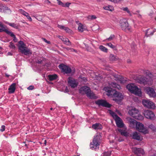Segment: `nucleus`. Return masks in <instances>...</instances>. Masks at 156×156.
I'll use <instances>...</instances> for the list:
<instances>
[{"label":"nucleus","mask_w":156,"mask_h":156,"mask_svg":"<svg viewBox=\"0 0 156 156\" xmlns=\"http://www.w3.org/2000/svg\"><path fill=\"white\" fill-rule=\"evenodd\" d=\"M121 9L126 12L130 16H132V14L127 7H122Z\"/></svg>","instance_id":"36"},{"label":"nucleus","mask_w":156,"mask_h":156,"mask_svg":"<svg viewBox=\"0 0 156 156\" xmlns=\"http://www.w3.org/2000/svg\"><path fill=\"white\" fill-rule=\"evenodd\" d=\"M103 8L105 10L112 12L114 11V7L110 5L104 6Z\"/></svg>","instance_id":"27"},{"label":"nucleus","mask_w":156,"mask_h":156,"mask_svg":"<svg viewBox=\"0 0 156 156\" xmlns=\"http://www.w3.org/2000/svg\"><path fill=\"white\" fill-rule=\"evenodd\" d=\"M95 103L96 105H98V106H102L104 107L110 108L111 105L105 100H98L95 101Z\"/></svg>","instance_id":"10"},{"label":"nucleus","mask_w":156,"mask_h":156,"mask_svg":"<svg viewBox=\"0 0 156 156\" xmlns=\"http://www.w3.org/2000/svg\"><path fill=\"white\" fill-rule=\"evenodd\" d=\"M82 81H83L84 82H86L87 81V79L85 77H83L81 78Z\"/></svg>","instance_id":"56"},{"label":"nucleus","mask_w":156,"mask_h":156,"mask_svg":"<svg viewBox=\"0 0 156 156\" xmlns=\"http://www.w3.org/2000/svg\"><path fill=\"white\" fill-rule=\"evenodd\" d=\"M133 118L136 119L140 120H142L144 119L143 116L141 115L138 114V113H137V115L134 116Z\"/></svg>","instance_id":"32"},{"label":"nucleus","mask_w":156,"mask_h":156,"mask_svg":"<svg viewBox=\"0 0 156 156\" xmlns=\"http://www.w3.org/2000/svg\"><path fill=\"white\" fill-rule=\"evenodd\" d=\"M126 88L132 93L139 96H142V92L141 90L139 89L134 84L130 83L128 84L126 87Z\"/></svg>","instance_id":"4"},{"label":"nucleus","mask_w":156,"mask_h":156,"mask_svg":"<svg viewBox=\"0 0 156 156\" xmlns=\"http://www.w3.org/2000/svg\"><path fill=\"white\" fill-rule=\"evenodd\" d=\"M133 151L134 153L138 156L143 155L144 154V150L141 148L133 147Z\"/></svg>","instance_id":"16"},{"label":"nucleus","mask_w":156,"mask_h":156,"mask_svg":"<svg viewBox=\"0 0 156 156\" xmlns=\"http://www.w3.org/2000/svg\"><path fill=\"white\" fill-rule=\"evenodd\" d=\"M109 113L115 120L117 126L120 128L123 127L124 126L122 120L113 111L111 110H109Z\"/></svg>","instance_id":"5"},{"label":"nucleus","mask_w":156,"mask_h":156,"mask_svg":"<svg viewBox=\"0 0 156 156\" xmlns=\"http://www.w3.org/2000/svg\"><path fill=\"white\" fill-rule=\"evenodd\" d=\"M133 138L138 140H142V138L140 136L139 133L136 132H134L133 134Z\"/></svg>","instance_id":"20"},{"label":"nucleus","mask_w":156,"mask_h":156,"mask_svg":"<svg viewBox=\"0 0 156 156\" xmlns=\"http://www.w3.org/2000/svg\"><path fill=\"white\" fill-rule=\"evenodd\" d=\"M47 143V141L46 140H45L44 141V144L46 145Z\"/></svg>","instance_id":"59"},{"label":"nucleus","mask_w":156,"mask_h":156,"mask_svg":"<svg viewBox=\"0 0 156 156\" xmlns=\"http://www.w3.org/2000/svg\"><path fill=\"white\" fill-rule=\"evenodd\" d=\"M148 127L151 129L152 131L156 132V127H155L152 124H151Z\"/></svg>","instance_id":"38"},{"label":"nucleus","mask_w":156,"mask_h":156,"mask_svg":"<svg viewBox=\"0 0 156 156\" xmlns=\"http://www.w3.org/2000/svg\"><path fill=\"white\" fill-rule=\"evenodd\" d=\"M156 31V29H153L152 28L148 29L146 31L145 36L147 37H148L152 36L153 34Z\"/></svg>","instance_id":"19"},{"label":"nucleus","mask_w":156,"mask_h":156,"mask_svg":"<svg viewBox=\"0 0 156 156\" xmlns=\"http://www.w3.org/2000/svg\"><path fill=\"white\" fill-rule=\"evenodd\" d=\"M16 83H13L10 86L8 89L9 93H13L15 92L16 89Z\"/></svg>","instance_id":"21"},{"label":"nucleus","mask_w":156,"mask_h":156,"mask_svg":"<svg viewBox=\"0 0 156 156\" xmlns=\"http://www.w3.org/2000/svg\"><path fill=\"white\" fill-rule=\"evenodd\" d=\"M66 49L68 50V51H69V50H70V49H71V48H66Z\"/></svg>","instance_id":"60"},{"label":"nucleus","mask_w":156,"mask_h":156,"mask_svg":"<svg viewBox=\"0 0 156 156\" xmlns=\"http://www.w3.org/2000/svg\"><path fill=\"white\" fill-rule=\"evenodd\" d=\"M126 119L130 126L134 127L135 126H136V123L137 122L136 120L129 117H127Z\"/></svg>","instance_id":"18"},{"label":"nucleus","mask_w":156,"mask_h":156,"mask_svg":"<svg viewBox=\"0 0 156 156\" xmlns=\"http://www.w3.org/2000/svg\"><path fill=\"white\" fill-rule=\"evenodd\" d=\"M6 23L8 24L9 26L12 27L16 29H17L18 28V25L14 23H9L8 22H7Z\"/></svg>","instance_id":"35"},{"label":"nucleus","mask_w":156,"mask_h":156,"mask_svg":"<svg viewBox=\"0 0 156 156\" xmlns=\"http://www.w3.org/2000/svg\"><path fill=\"white\" fill-rule=\"evenodd\" d=\"M92 127L95 129H99L102 128V125L99 123H96L92 125Z\"/></svg>","instance_id":"25"},{"label":"nucleus","mask_w":156,"mask_h":156,"mask_svg":"<svg viewBox=\"0 0 156 156\" xmlns=\"http://www.w3.org/2000/svg\"><path fill=\"white\" fill-rule=\"evenodd\" d=\"M64 30L68 33H71L72 30L68 27H65Z\"/></svg>","instance_id":"46"},{"label":"nucleus","mask_w":156,"mask_h":156,"mask_svg":"<svg viewBox=\"0 0 156 156\" xmlns=\"http://www.w3.org/2000/svg\"><path fill=\"white\" fill-rule=\"evenodd\" d=\"M21 52L26 55H27L32 53L30 52V50L27 48H26L21 51Z\"/></svg>","instance_id":"26"},{"label":"nucleus","mask_w":156,"mask_h":156,"mask_svg":"<svg viewBox=\"0 0 156 156\" xmlns=\"http://www.w3.org/2000/svg\"><path fill=\"white\" fill-rule=\"evenodd\" d=\"M142 103L144 106L147 108L154 109L155 108L154 104L149 100H143Z\"/></svg>","instance_id":"9"},{"label":"nucleus","mask_w":156,"mask_h":156,"mask_svg":"<svg viewBox=\"0 0 156 156\" xmlns=\"http://www.w3.org/2000/svg\"><path fill=\"white\" fill-rule=\"evenodd\" d=\"M58 1V5H61L62 6H64V4L61 1L59 0H56Z\"/></svg>","instance_id":"47"},{"label":"nucleus","mask_w":156,"mask_h":156,"mask_svg":"<svg viewBox=\"0 0 156 156\" xmlns=\"http://www.w3.org/2000/svg\"><path fill=\"white\" fill-rule=\"evenodd\" d=\"M80 93L82 94H86L88 97L90 99H96L98 98L92 92L89 87L87 86L81 87L79 90Z\"/></svg>","instance_id":"3"},{"label":"nucleus","mask_w":156,"mask_h":156,"mask_svg":"<svg viewBox=\"0 0 156 156\" xmlns=\"http://www.w3.org/2000/svg\"><path fill=\"white\" fill-rule=\"evenodd\" d=\"M111 154V151L105 152L102 154L103 156H110Z\"/></svg>","instance_id":"42"},{"label":"nucleus","mask_w":156,"mask_h":156,"mask_svg":"<svg viewBox=\"0 0 156 156\" xmlns=\"http://www.w3.org/2000/svg\"><path fill=\"white\" fill-rule=\"evenodd\" d=\"M100 143V136H94L92 142L90 143V148L93 150H98Z\"/></svg>","instance_id":"7"},{"label":"nucleus","mask_w":156,"mask_h":156,"mask_svg":"<svg viewBox=\"0 0 156 156\" xmlns=\"http://www.w3.org/2000/svg\"><path fill=\"white\" fill-rule=\"evenodd\" d=\"M27 18L30 21H32V19L30 16H29V14L26 16Z\"/></svg>","instance_id":"53"},{"label":"nucleus","mask_w":156,"mask_h":156,"mask_svg":"<svg viewBox=\"0 0 156 156\" xmlns=\"http://www.w3.org/2000/svg\"><path fill=\"white\" fill-rule=\"evenodd\" d=\"M8 55H12V54L10 52H9L8 53Z\"/></svg>","instance_id":"58"},{"label":"nucleus","mask_w":156,"mask_h":156,"mask_svg":"<svg viewBox=\"0 0 156 156\" xmlns=\"http://www.w3.org/2000/svg\"><path fill=\"white\" fill-rule=\"evenodd\" d=\"M76 23L78 25L79 24V23H79V21H76Z\"/></svg>","instance_id":"62"},{"label":"nucleus","mask_w":156,"mask_h":156,"mask_svg":"<svg viewBox=\"0 0 156 156\" xmlns=\"http://www.w3.org/2000/svg\"><path fill=\"white\" fill-rule=\"evenodd\" d=\"M103 89L107 92L106 94L108 96L111 97L112 96L113 97V100L117 103L122 100L123 98V96L122 94L116 91L112 95V88L108 87H104Z\"/></svg>","instance_id":"2"},{"label":"nucleus","mask_w":156,"mask_h":156,"mask_svg":"<svg viewBox=\"0 0 156 156\" xmlns=\"http://www.w3.org/2000/svg\"><path fill=\"white\" fill-rule=\"evenodd\" d=\"M48 77L50 81H52L56 79L58 77V76L55 74L50 75H48Z\"/></svg>","instance_id":"28"},{"label":"nucleus","mask_w":156,"mask_h":156,"mask_svg":"<svg viewBox=\"0 0 156 156\" xmlns=\"http://www.w3.org/2000/svg\"><path fill=\"white\" fill-rule=\"evenodd\" d=\"M34 88V87L33 86H30L28 87L27 89L29 90H32Z\"/></svg>","instance_id":"52"},{"label":"nucleus","mask_w":156,"mask_h":156,"mask_svg":"<svg viewBox=\"0 0 156 156\" xmlns=\"http://www.w3.org/2000/svg\"><path fill=\"white\" fill-rule=\"evenodd\" d=\"M103 0H97V1H98L99 2H102L103 1Z\"/></svg>","instance_id":"64"},{"label":"nucleus","mask_w":156,"mask_h":156,"mask_svg":"<svg viewBox=\"0 0 156 156\" xmlns=\"http://www.w3.org/2000/svg\"><path fill=\"white\" fill-rule=\"evenodd\" d=\"M68 83V84L72 88H75L76 87L78 83L76 80L73 78L71 77H69Z\"/></svg>","instance_id":"12"},{"label":"nucleus","mask_w":156,"mask_h":156,"mask_svg":"<svg viewBox=\"0 0 156 156\" xmlns=\"http://www.w3.org/2000/svg\"><path fill=\"white\" fill-rule=\"evenodd\" d=\"M0 12L10 14L11 11L10 9L7 7L3 6L2 4H0Z\"/></svg>","instance_id":"15"},{"label":"nucleus","mask_w":156,"mask_h":156,"mask_svg":"<svg viewBox=\"0 0 156 156\" xmlns=\"http://www.w3.org/2000/svg\"><path fill=\"white\" fill-rule=\"evenodd\" d=\"M118 131L120 133L121 135L122 136H128L129 133L125 130L119 129Z\"/></svg>","instance_id":"30"},{"label":"nucleus","mask_w":156,"mask_h":156,"mask_svg":"<svg viewBox=\"0 0 156 156\" xmlns=\"http://www.w3.org/2000/svg\"><path fill=\"white\" fill-rule=\"evenodd\" d=\"M5 75L7 77H9V75H8L7 74H5Z\"/></svg>","instance_id":"61"},{"label":"nucleus","mask_w":156,"mask_h":156,"mask_svg":"<svg viewBox=\"0 0 156 156\" xmlns=\"http://www.w3.org/2000/svg\"><path fill=\"white\" fill-rule=\"evenodd\" d=\"M42 62V60L41 59H37V63L38 64H41Z\"/></svg>","instance_id":"55"},{"label":"nucleus","mask_w":156,"mask_h":156,"mask_svg":"<svg viewBox=\"0 0 156 156\" xmlns=\"http://www.w3.org/2000/svg\"><path fill=\"white\" fill-rule=\"evenodd\" d=\"M145 90L150 97L154 98L156 97V94L154 89L147 87L145 88Z\"/></svg>","instance_id":"14"},{"label":"nucleus","mask_w":156,"mask_h":156,"mask_svg":"<svg viewBox=\"0 0 156 156\" xmlns=\"http://www.w3.org/2000/svg\"><path fill=\"white\" fill-rule=\"evenodd\" d=\"M99 48L101 51L103 52L106 53L108 52V49L102 45H100L99 46Z\"/></svg>","instance_id":"34"},{"label":"nucleus","mask_w":156,"mask_h":156,"mask_svg":"<svg viewBox=\"0 0 156 156\" xmlns=\"http://www.w3.org/2000/svg\"><path fill=\"white\" fill-rule=\"evenodd\" d=\"M88 18L91 20H93L96 19V17L95 15L90 16H88Z\"/></svg>","instance_id":"48"},{"label":"nucleus","mask_w":156,"mask_h":156,"mask_svg":"<svg viewBox=\"0 0 156 156\" xmlns=\"http://www.w3.org/2000/svg\"><path fill=\"white\" fill-rule=\"evenodd\" d=\"M137 113H139V111L135 107H132L129 108L128 111L129 114L133 117Z\"/></svg>","instance_id":"17"},{"label":"nucleus","mask_w":156,"mask_h":156,"mask_svg":"<svg viewBox=\"0 0 156 156\" xmlns=\"http://www.w3.org/2000/svg\"><path fill=\"white\" fill-rule=\"evenodd\" d=\"M110 85L111 87H112L115 89L120 90L121 89V87L120 85L114 82L111 83L110 84Z\"/></svg>","instance_id":"24"},{"label":"nucleus","mask_w":156,"mask_h":156,"mask_svg":"<svg viewBox=\"0 0 156 156\" xmlns=\"http://www.w3.org/2000/svg\"><path fill=\"white\" fill-rule=\"evenodd\" d=\"M125 79V78L121 76L119 81H120V83H124L126 81V80Z\"/></svg>","instance_id":"41"},{"label":"nucleus","mask_w":156,"mask_h":156,"mask_svg":"<svg viewBox=\"0 0 156 156\" xmlns=\"http://www.w3.org/2000/svg\"><path fill=\"white\" fill-rule=\"evenodd\" d=\"M19 46L18 48L19 50L20 51L24 48H26V44L24 43V42L21 41H20L18 42Z\"/></svg>","instance_id":"22"},{"label":"nucleus","mask_w":156,"mask_h":156,"mask_svg":"<svg viewBox=\"0 0 156 156\" xmlns=\"http://www.w3.org/2000/svg\"><path fill=\"white\" fill-rule=\"evenodd\" d=\"M6 33L13 38V40L15 42H17V39L15 35L12 32L8 30L7 31Z\"/></svg>","instance_id":"23"},{"label":"nucleus","mask_w":156,"mask_h":156,"mask_svg":"<svg viewBox=\"0 0 156 156\" xmlns=\"http://www.w3.org/2000/svg\"><path fill=\"white\" fill-rule=\"evenodd\" d=\"M63 37H62V38H61V39L62 40V41H63L64 42V41L65 40V39H63Z\"/></svg>","instance_id":"63"},{"label":"nucleus","mask_w":156,"mask_h":156,"mask_svg":"<svg viewBox=\"0 0 156 156\" xmlns=\"http://www.w3.org/2000/svg\"><path fill=\"white\" fill-rule=\"evenodd\" d=\"M58 27L59 28L61 29H63L64 30L65 28V27L63 25H61L59 24L58 25Z\"/></svg>","instance_id":"49"},{"label":"nucleus","mask_w":156,"mask_h":156,"mask_svg":"<svg viewBox=\"0 0 156 156\" xmlns=\"http://www.w3.org/2000/svg\"><path fill=\"white\" fill-rule=\"evenodd\" d=\"M140 73L143 74L145 75L148 77H141L137 80V82L140 84L144 85L151 86L152 84L153 80L152 78V73L147 70H142Z\"/></svg>","instance_id":"1"},{"label":"nucleus","mask_w":156,"mask_h":156,"mask_svg":"<svg viewBox=\"0 0 156 156\" xmlns=\"http://www.w3.org/2000/svg\"><path fill=\"white\" fill-rule=\"evenodd\" d=\"M120 27L122 30L126 32L132 31V29L130 26L129 25L126 19H122L120 21Z\"/></svg>","instance_id":"6"},{"label":"nucleus","mask_w":156,"mask_h":156,"mask_svg":"<svg viewBox=\"0 0 156 156\" xmlns=\"http://www.w3.org/2000/svg\"><path fill=\"white\" fill-rule=\"evenodd\" d=\"M70 49V51H74L76 53L77 52V51L76 50L73 48H71V49Z\"/></svg>","instance_id":"57"},{"label":"nucleus","mask_w":156,"mask_h":156,"mask_svg":"<svg viewBox=\"0 0 156 156\" xmlns=\"http://www.w3.org/2000/svg\"><path fill=\"white\" fill-rule=\"evenodd\" d=\"M8 30L6 29L4 27L2 22L0 21V32H5L6 33L7 31Z\"/></svg>","instance_id":"29"},{"label":"nucleus","mask_w":156,"mask_h":156,"mask_svg":"<svg viewBox=\"0 0 156 156\" xmlns=\"http://www.w3.org/2000/svg\"><path fill=\"white\" fill-rule=\"evenodd\" d=\"M58 67L64 73H69L72 71L70 67L62 64L59 65Z\"/></svg>","instance_id":"11"},{"label":"nucleus","mask_w":156,"mask_h":156,"mask_svg":"<svg viewBox=\"0 0 156 156\" xmlns=\"http://www.w3.org/2000/svg\"><path fill=\"white\" fill-rule=\"evenodd\" d=\"M118 58L116 56L112 54H111L109 57V60L111 61H115L118 59Z\"/></svg>","instance_id":"33"},{"label":"nucleus","mask_w":156,"mask_h":156,"mask_svg":"<svg viewBox=\"0 0 156 156\" xmlns=\"http://www.w3.org/2000/svg\"><path fill=\"white\" fill-rule=\"evenodd\" d=\"M115 79L116 81H119L121 77V76L118 75H115L114 76Z\"/></svg>","instance_id":"45"},{"label":"nucleus","mask_w":156,"mask_h":156,"mask_svg":"<svg viewBox=\"0 0 156 156\" xmlns=\"http://www.w3.org/2000/svg\"><path fill=\"white\" fill-rule=\"evenodd\" d=\"M42 39L46 43H47L48 44H50V43H51L49 41H47L45 38H42Z\"/></svg>","instance_id":"51"},{"label":"nucleus","mask_w":156,"mask_h":156,"mask_svg":"<svg viewBox=\"0 0 156 156\" xmlns=\"http://www.w3.org/2000/svg\"><path fill=\"white\" fill-rule=\"evenodd\" d=\"M136 128L137 130L144 134L148 133V129L144 126V125L140 122H137Z\"/></svg>","instance_id":"8"},{"label":"nucleus","mask_w":156,"mask_h":156,"mask_svg":"<svg viewBox=\"0 0 156 156\" xmlns=\"http://www.w3.org/2000/svg\"><path fill=\"white\" fill-rule=\"evenodd\" d=\"M9 47L10 48L12 49H15L16 48V46L12 42H10L9 43Z\"/></svg>","instance_id":"43"},{"label":"nucleus","mask_w":156,"mask_h":156,"mask_svg":"<svg viewBox=\"0 0 156 156\" xmlns=\"http://www.w3.org/2000/svg\"><path fill=\"white\" fill-rule=\"evenodd\" d=\"M144 115L145 117L148 119H154L155 117V115L153 112L149 110L144 111Z\"/></svg>","instance_id":"13"},{"label":"nucleus","mask_w":156,"mask_h":156,"mask_svg":"<svg viewBox=\"0 0 156 156\" xmlns=\"http://www.w3.org/2000/svg\"><path fill=\"white\" fill-rule=\"evenodd\" d=\"M107 45L112 49H114L115 48V46L113 45L111 43H107Z\"/></svg>","instance_id":"44"},{"label":"nucleus","mask_w":156,"mask_h":156,"mask_svg":"<svg viewBox=\"0 0 156 156\" xmlns=\"http://www.w3.org/2000/svg\"><path fill=\"white\" fill-rule=\"evenodd\" d=\"M85 28L84 26L81 23H79L78 30L79 32H83Z\"/></svg>","instance_id":"31"},{"label":"nucleus","mask_w":156,"mask_h":156,"mask_svg":"<svg viewBox=\"0 0 156 156\" xmlns=\"http://www.w3.org/2000/svg\"><path fill=\"white\" fill-rule=\"evenodd\" d=\"M63 39H65L64 41V43L68 45H69L71 44V42L68 38H63Z\"/></svg>","instance_id":"40"},{"label":"nucleus","mask_w":156,"mask_h":156,"mask_svg":"<svg viewBox=\"0 0 156 156\" xmlns=\"http://www.w3.org/2000/svg\"><path fill=\"white\" fill-rule=\"evenodd\" d=\"M115 36L114 34H111L109 38L106 39L104 41H110L113 39L115 38Z\"/></svg>","instance_id":"37"},{"label":"nucleus","mask_w":156,"mask_h":156,"mask_svg":"<svg viewBox=\"0 0 156 156\" xmlns=\"http://www.w3.org/2000/svg\"><path fill=\"white\" fill-rule=\"evenodd\" d=\"M19 12L21 14L26 16L29 14L28 13L22 9H19Z\"/></svg>","instance_id":"39"},{"label":"nucleus","mask_w":156,"mask_h":156,"mask_svg":"<svg viewBox=\"0 0 156 156\" xmlns=\"http://www.w3.org/2000/svg\"><path fill=\"white\" fill-rule=\"evenodd\" d=\"M70 3L67 2L66 3V4H64V6L63 7H69L70 5Z\"/></svg>","instance_id":"54"},{"label":"nucleus","mask_w":156,"mask_h":156,"mask_svg":"<svg viewBox=\"0 0 156 156\" xmlns=\"http://www.w3.org/2000/svg\"><path fill=\"white\" fill-rule=\"evenodd\" d=\"M5 126L4 125H2L0 129V131L1 132H3L5 130Z\"/></svg>","instance_id":"50"}]
</instances>
